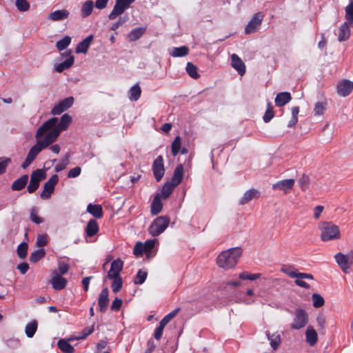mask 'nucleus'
<instances>
[{"label":"nucleus","mask_w":353,"mask_h":353,"mask_svg":"<svg viewBox=\"0 0 353 353\" xmlns=\"http://www.w3.org/2000/svg\"><path fill=\"white\" fill-rule=\"evenodd\" d=\"M261 274L256 273V274H249L247 272H243L239 274V278L242 280H250L254 281L259 278H260Z\"/></svg>","instance_id":"obj_56"},{"label":"nucleus","mask_w":353,"mask_h":353,"mask_svg":"<svg viewBox=\"0 0 353 353\" xmlns=\"http://www.w3.org/2000/svg\"><path fill=\"white\" fill-rule=\"evenodd\" d=\"M327 102L326 101H319L316 103L314 108V113L316 116H321L323 114L326 109Z\"/></svg>","instance_id":"obj_46"},{"label":"nucleus","mask_w":353,"mask_h":353,"mask_svg":"<svg viewBox=\"0 0 353 353\" xmlns=\"http://www.w3.org/2000/svg\"><path fill=\"white\" fill-rule=\"evenodd\" d=\"M46 254L45 250L43 249H39L33 252L30 256V261L32 263H37L42 258L44 257Z\"/></svg>","instance_id":"obj_41"},{"label":"nucleus","mask_w":353,"mask_h":353,"mask_svg":"<svg viewBox=\"0 0 353 353\" xmlns=\"http://www.w3.org/2000/svg\"><path fill=\"white\" fill-rule=\"evenodd\" d=\"M141 89L137 84L133 85L129 90V99L131 101H137L141 96Z\"/></svg>","instance_id":"obj_36"},{"label":"nucleus","mask_w":353,"mask_h":353,"mask_svg":"<svg viewBox=\"0 0 353 353\" xmlns=\"http://www.w3.org/2000/svg\"><path fill=\"white\" fill-rule=\"evenodd\" d=\"M59 181V177L57 174L52 175L43 185V190L40 196L43 199H48L50 197L54 190V186Z\"/></svg>","instance_id":"obj_9"},{"label":"nucleus","mask_w":353,"mask_h":353,"mask_svg":"<svg viewBox=\"0 0 353 353\" xmlns=\"http://www.w3.org/2000/svg\"><path fill=\"white\" fill-rule=\"evenodd\" d=\"M71 38L69 36H65L63 39L56 43V47L60 51L65 50L70 43Z\"/></svg>","instance_id":"obj_47"},{"label":"nucleus","mask_w":353,"mask_h":353,"mask_svg":"<svg viewBox=\"0 0 353 353\" xmlns=\"http://www.w3.org/2000/svg\"><path fill=\"white\" fill-rule=\"evenodd\" d=\"M321 239L323 241L337 240L341 238V232L338 225L332 222H322L319 225Z\"/></svg>","instance_id":"obj_3"},{"label":"nucleus","mask_w":353,"mask_h":353,"mask_svg":"<svg viewBox=\"0 0 353 353\" xmlns=\"http://www.w3.org/2000/svg\"><path fill=\"white\" fill-rule=\"evenodd\" d=\"M281 271L291 278H296L297 272L294 271V268L290 265H283Z\"/></svg>","instance_id":"obj_52"},{"label":"nucleus","mask_w":353,"mask_h":353,"mask_svg":"<svg viewBox=\"0 0 353 353\" xmlns=\"http://www.w3.org/2000/svg\"><path fill=\"white\" fill-rule=\"evenodd\" d=\"M292 99L291 94L288 92H282L275 97L274 102L277 107H282L289 103Z\"/></svg>","instance_id":"obj_21"},{"label":"nucleus","mask_w":353,"mask_h":353,"mask_svg":"<svg viewBox=\"0 0 353 353\" xmlns=\"http://www.w3.org/2000/svg\"><path fill=\"white\" fill-rule=\"evenodd\" d=\"M175 187L176 185H174V184L170 181L165 183L162 187L161 192L159 194L161 195V198L165 199L169 197Z\"/></svg>","instance_id":"obj_33"},{"label":"nucleus","mask_w":353,"mask_h":353,"mask_svg":"<svg viewBox=\"0 0 353 353\" xmlns=\"http://www.w3.org/2000/svg\"><path fill=\"white\" fill-rule=\"evenodd\" d=\"M37 330V322L36 321H32L30 323H28L25 327V332L28 338H32L34 335L36 331Z\"/></svg>","instance_id":"obj_38"},{"label":"nucleus","mask_w":353,"mask_h":353,"mask_svg":"<svg viewBox=\"0 0 353 353\" xmlns=\"http://www.w3.org/2000/svg\"><path fill=\"white\" fill-rule=\"evenodd\" d=\"M265 334L268 340L270 341V344L272 348L274 350H277L281 343L280 334L277 332L273 334H270L268 331H267Z\"/></svg>","instance_id":"obj_22"},{"label":"nucleus","mask_w":353,"mask_h":353,"mask_svg":"<svg viewBox=\"0 0 353 353\" xmlns=\"http://www.w3.org/2000/svg\"><path fill=\"white\" fill-rule=\"evenodd\" d=\"M334 257L341 270L345 274L349 273L350 267L353 265V253L350 252L344 254L341 252H338Z\"/></svg>","instance_id":"obj_6"},{"label":"nucleus","mask_w":353,"mask_h":353,"mask_svg":"<svg viewBox=\"0 0 353 353\" xmlns=\"http://www.w3.org/2000/svg\"><path fill=\"white\" fill-rule=\"evenodd\" d=\"M170 223V219L167 216H160L157 217L151 223L148 228V232L152 236H157L162 234Z\"/></svg>","instance_id":"obj_4"},{"label":"nucleus","mask_w":353,"mask_h":353,"mask_svg":"<svg viewBox=\"0 0 353 353\" xmlns=\"http://www.w3.org/2000/svg\"><path fill=\"white\" fill-rule=\"evenodd\" d=\"M259 192L254 188L247 190L239 201L240 205H244L251 201L253 198L259 197Z\"/></svg>","instance_id":"obj_25"},{"label":"nucleus","mask_w":353,"mask_h":353,"mask_svg":"<svg viewBox=\"0 0 353 353\" xmlns=\"http://www.w3.org/2000/svg\"><path fill=\"white\" fill-rule=\"evenodd\" d=\"M92 40L93 35L90 34L85 39H84L83 41H81L80 43H79L76 47V53L86 54Z\"/></svg>","instance_id":"obj_20"},{"label":"nucleus","mask_w":353,"mask_h":353,"mask_svg":"<svg viewBox=\"0 0 353 353\" xmlns=\"http://www.w3.org/2000/svg\"><path fill=\"white\" fill-rule=\"evenodd\" d=\"M264 17L265 15L262 12L255 13L247 24L245 33L249 34L256 32L259 29Z\"/></svg>","instance_id":"obj_8"},{"label":"nucleus","mask_w":353,"mask_h":353,"mask_svg":"<svg viewBox=\"0 0 353 353\" xmlns=\"http://www.w3.org/2000/svg\"><path fill=\"white\" fill-rule=\"evenodd\" d=\"M181 146V138L179 136H176L172 143L171 152L174 157L176 156L180 151Z\"/></svg>","instance_id":"obj_44"},{"label":"nucleus","mask_w":353,"mask_h":353,"mask_svg":"<svg viewBox=\"0 0 353 353\" xmlns=\"http://www.w3.org/2000/svg\"><path fill=\"white\" fill-rule=\"evenodd\" d=\"M128 20V15L125 14L122 17L120 16L119 18L118 19V20L117 21H115L114 23H112L110 29L114 31L117 30L121 26H122L125 22H127Z\"/></svg>","instance_id":"obj_57"},{"label":"nucleus","mask_w":353,"mask_h":353,"mask_svg":"<svg viewBox=\"0 0 353 353\" xmlns=\"http://www.w3.org/2000/svg\"><path fill=\"white\" fill-rule=\"evenodd\" d=\"M189 52V49L186 46L172 48L170 54L174 57H181L186 56Z\"/></svg>","instance_id":"obj_37"},{"label":"nucleus","mask_w":353,"mask_h":353,"mask_svg":"<svg viewBox=\"0 0 353 353\" xmlns=\"http://www.w3.org/2000/svg\"><path fill=\"white\" fill-rule=\"evenodd\" d=\"M308 323V314L307 312L302 309H296L294 312L292 322L290 327L292 330H300L304 327Z\"/></svg>","instance_id":"obj_5"},{"label":"nucleus","mask_w":353,"mask_h":353,"mask_svg":"<svg viewBox=\"0 0 353 353\" xmlns=\"http://www.w3.org/2000/svg\"><path fill=\"white\" fill-rule=\"evenodd\" d=\"M313 306L314 307H320L324 305L325 301L321 295L319 294H313L312 296Z\"/></svg>","instance_id":"obj_51"},{"label":"nucleus","mask_w":353,"mask_h":353,"mask_svg":"<svg viewBox=\"0 0 353 353\" xmlns=\"http://www.w3.org/2000/svg\"><path fill=\"white\" fill-rule=\"evenodd\" d=\"M185 70L188 75L192 79H196L199 77V74L197 72V68L193 63L188 62L186 65Z\"/></svg>","instance_id":"obj_42"},{"label":"nucleus","mask_w":353,"mask_h":353,"mask_svg":"<svg viewBox=\"0 0 353 353\" xmlns=\"http://www.w3.org/2000/svg\"><path fill=\"white\" fill-rule=\"evenodd\" d=\"M15 6L20 12H26L30 9V3L26 0H16Z\"/></svg>","instance_id":"obj_49"},{"label":"nucleus","mask_w":353,"mask_h":353,"mask_svg":"<svg viewBox=\"0 0 353 353\" xmlns=\"http://www.w3.org/2000/svg\"><path fill=\"white\" fill-rule=\"evenodd\" d=\"M274 112L273 106L270 103H268L267 110L265 111V114L263 117V121L265 123H268L270 120L274 117Z\"/></svg>","instance_id":"obj_48"},{"label":"nucleus","mask_w":353,"mask_h":353,"mask_svg":"<svg viewBox=\"0 0 353 353\" xmlns=\"http://www.w3.org/2000/svg\"><path fill=\"white\" fill-rule=\"evenodd\" d=\"M231 65L241 76L245 74V65L240 57L236 54L231 55Z\"/></svg>","instance_id":"obj_17"},{"label":"nucleus","mask_w":353,"mask_h":353,"mask_svg":"<svg viewBox=\"0 0 353 353\" xmlns=\"http://www.w3.org/2000/svg\"><path fill=\"white\" fill-rule=\"evenodd\" d=\"M135 0H116L112 10L108 14L110 20H114L121 15Z\"/></svg>","instance_id":"obj_7"},{"label":"nucleus","mask_w":353,"mask_h":353,"mask_svg":"<svg viewBox=\"0 0 353 353\" xmlns=\"http://www.w3.org/2000/svg\"><path fill=\"white\" fill-rule=\"evenodd\" d=\"M112 283L111 285L112 292L114 293L118 292L122 288L123 281L121 277L112 278Z\"/></svg>","instance_id":"obj_50"},{"label":"nucleus","mask_w":353,"mask_h":353,"mask_svg":"<svg viewBox=\"0 0 353 353\" xmlns=\"http://www.w3.org/2000/svg\"><path fill=\"white\" fill-rule=\"evenodd\" d=\"M310 181L309 176L303 174L298 179V184L303 191H305L309 188Z\"/></svg>","instance_id":"obj_40"},{"label":"nucleus","mask_w":353,"mask_h":353,"mask_svg":"<svg viewBox=\"0 0 353 353\" xmlns=\"http://www.w3.org/2000/svg\"><path fill=\"white\" fill-rule=\"evenodd\" d=\"M28 181V176L27 174L21 176L20 178L17 179L12 183V190L14 191L22 190L27 184Z\"/></svg>","instance_id":"obj_29"},{"label":"nucleus","mask_w":353,"mask_h":353,"mask_svg":"<svg viewBox=\"0 0 353 353\" xmlns=\"http://www.w3.org/2000/svg\"><path fill=\"white\" fill-rule=\"evenodd\" d=\"M145 252V248L143 243L141 242H137L134 247L133 253L135 256H139Z\"/></svg>","instance_id":"obj_59"},{"label":"nucleus","mask_w":353,"mask_h":353,"mask_svg":"<svg viewBox=\"0 0 353 353\" xmlns=\"http://www.w3.org/2000/svg\"><path fill=\"white\" fill-rule=\"evenodd\" d=\"M109 291L107 288L103 289L99 294V298H98V304L99 306V310L101 312H105L108 307L109 305Z\"/></svg>","instance_id":"obj_16"},{"label":"nucleus","mask_w":353,"mask_h":353,"mask_svg":"<svg viewBox=\"0 0 353 353\" xmlns=\"http://www.w3.org/2000/svg\"><path fill=\"white\" fill-rule=\"evenodd\" d=\"M69 163V155L67 154L64 159H63L54 168L56 172H59L65 169Z\"/></svg>","instance_id":"obj_55"},{"label":"nucleus","mask_w":353,"mask_h":353,"mask_svg":"<svg viewBox=\"0 0 353 353\" xmlns=\"http://www.w3.org/2000/svg\"><path fill=\"white\" fill-rule=\"evenodd\" d=\"M67 280L61 276L57 274L51 279L52 288L56 290L63 289L67 285Z\"/></svg>","instance_id":"obj_23"},{"label":"nucleus","mask_w":353,"mask_h":353,"mask_svg":"<svg viewBox=\"0 0 353 353\" xmlns=\"http://www.w3.org/2000/svg\"><path fill=\"white\" fill-rule=\"evenodd\" d=\"M306 341L310 346H313L316 344L318 335L315 330L312 326H308L305 331Z\"/></svg>","instance_id":"obj_27"},{"label":"nucleus","mask_w":353,"mask_h":353,"mask_svg":"<svg viewBox=\"0 0 353 353\" xmlns=\"http://www.w3.org/2000/svg\"><path fill=\"white\" fill-rule=\"evenodd\" d=\"M157 243V241L156 239H151L146 241L143 245L145 248V252H150L151 251L154 247L155 246V244Z\"/></svg>","instance_id":"obj_62"},{"label":"nucleus","mask_w":353,"mask_h":353,"mask_svg":"<svg viewBox=\"0 0 353 353\" xmlns=\"http://www.w3.org/2000/svg\"><path fill=\"white\" fill-rule=\"evenodd\" d=\"M152 172L157 181H160L165 173L163 159L162 156H158L152 164Z\"/></svg>","instance_id":"obj_11"},{"label":"nucleus","mask_w":353,"mask_h":353,"mask_svg":"<svg viewBox=\"0 0 353 353\" xmlns=\"http://www.w3.org/2000/svg\"><path fill=\"white\" fill-rule=\"evenodd\" d=\"M58 347L64 353H74V348L66 340L60 339L57 343Z\"/></svg>","instance_id":"obj_35"},{"label":"nucleus","mask_w":353,"mask_h":353,"mask_svg":"<svg viewBox=\"0 0 353 353\" xmlns=\"http://www.w3.org/2000/svg\"><path fill=\"white\" fill-rule=\"evenodd\" d=\"M87 211L97 219H100L103 216V209L100 205L90 203L87 206Z\"/></svg>","instance_id":"obj_31"},{"label":"nucleus","mask_w":353,"mask_h":353,"mask_svg":"<svg viewBox=\"0 0 353 353\" xmlns=\"http://www.w3.org/2000/svg\"><path fill=\"white\" fill-rule=\"evenodd\" d=\"M316 322L319 327L323 330L325 328L326 319L325 316L323 314H319L316 317Z\"/></svg>","instance_id":"obj_63"},{"label":"nucleus","mask_w":353,"mask_h":353,"mask_svg":"<svg viewBox=\"0 0 353 353\" xmlns=\"http://www.w3.org/2000/svg\"><path fill=\"white\" fill-rule=\"evenodd\" d=\"M94 332V325H92L91 327H85L84 328L80 334L74 338H70L69 340H83L85 339L88 335L91 334Z\"/></svg>","instance_id":"obj_45"},{"label":"nucleus","mask_w":353,"mask_h":353,"mask_svg":"<svg viewBox=\"0 0 353 353\" xmlns=\"http://www.w3.org/2000/svg\"><path fill=\"white\" fill-rule=\"evenodd\" d=\"M36 244L38 247H43L47 244V236L44 234L39 235L37 238Z\"/></svg>","instance_id":"obj_64"},{"label":"nucleus","mask_w":353,"mask_h":353,"mask_svg":"<svg viewBox=\"0 0 353 353\" xmlns=\"http://www.w3.org/2000/svg\"><path fill=\"white\" fill-rule=\"evenodd\" d=\"M123 261L121 259H117L111 263L110 269L108 272L107 278L121 277L120 273L123 270Z\"/></svg>","instance_id":"obj_13"},{"label":"nucleus","mask_w":353,"mask_h":353,"mask_svg":"<svg viewBox=\"0 0 353 353\" xmlns=\"http://www.w3.org/2000/svg\"><path fill=\"white\" fill-rule=\"evenodd\" d=\"M28 244L26 243H21L17 247V254L19 258L24 259L27 255Z\"/></svg>","instance_id":"obj_54"},{"label":"nucleus","mask_w":353,"mask_h":353,"mask_svg":"<svg viewBox=\"0 0 353 353\" xmlns=\"http://www.w3.org/2000/svg\"><path fill=\"white\" fill-rule=\"evenodd\" d=\"M337 93L341 97H347L353 90V82L350 80L344 79L337 84Z\"/></svg>","instance_id":"obj_15"},{"label":"nucleus","mask_w":353,"mask_h":353,"mask_svg":"<svg viewBox=\"0 0 353 353\" xmlns=\"http://www.w3.org/2000/svg\"><path fill=\"white\" fill-rule=\"evenodd\" d=\"M148 272L145 270H139L134 279V283L136 285L143 284L147 279Z\"/></svg>","instance_id":"obj_43"},{"label":"nucleus","mask_w":353,"mask_h":353,"mask_svg":"<svg viewBox=\"0 0 353 353\" xmlns=\"http://www.w3.org/2000/svg\"><path fill=\"white\" fill-rule=\"evenodd\" d=\"M74 98L69 97L60 101L58 103L55 104L51 110V114L53 115H59L62 112L69 109L74 103Z\"/></svg>","instance_id":"obj_10"},{"label":"nucleus","mask_w":353,"mask_h":353,"mask_svg":"<svg viewBox=\"0 0 353 353\" xmlns=\"http://www.w3.org/2000/svg\"><path fill=\"white\" fill-rule=\"evenodd\" d=\"M11 162V159L9 157H0V174H3L6 168Z\"/></svg>","instance_id":"obj_58"},{"label":"nucleus","mask_w":353,"mask_h":353,"mask_svg":"<svg viewBox=\"0 0 353 353\" xmlns=\"http://www.w3.org/2000/svg\"><path fill=\"white\" fill-rule=\"evenodd\" d=\"M61 55L68 56V57L64 61L54 65V70L57 72H62L65 70L70 68L74 61V57L71 54L70 50L65 52Z\"/></svg>","instance_id":"obj_14"},{"label":"nucleus","mask_w":353,"mask_h":353,"mask_svg":"<svg viewBox=\"0 0 353 353\" xmlns=\"http://www.w3.org/2000/svg\"><path fill=\"white\" fill-rule=\"evenodd\" d=\"M72 117L64 114L58 122L57 117H52L45 121L35 134L36 143L32 145L21 165L22 168H27L35 159L37 156L50 144L56 141L61 131L68 129L72 122Z\"/></svg>","instance_id":"obj_1"},{"label":"nucleus","mask_w":353,"mask_h":353,"mask_svg":"<svg viewBox=\"0 0 353 353\" xmlns=\"http://www.w3.org/2000/svg\"><path fill=\"white\" fill-rule=\"evenodd\" d=\"M94 4L92 0H87L81 6V16L83 18L89 17L94 9Z\"/></svg>","instance_id":"obj_26"},{"label":"nucleus","mask_w":353,"mask_h":353,"mask_svg":"<svg viewBox=\"0 0 353 353\" xmlns=\"http://www.w3.org/2000/svg\"><path fill=\"white\" fill-rule=\"evenodd\" d=\"M183 176V166L182 164L178 165L174 169L173 176L170 183L177 186L182 181Z\"/></svg>","instance_id":"obj_24"},{"label":"nucleus","mask_w":353,"mask_h":353,"mask_svg":"<svg viewBox=\"0 0 353 353\" xmlns=\"http://www.w3.org/2000/svg\"><path fill=\"white\" fill-rule=\"evenodd\" d=\"M70 15V12L66 9L57 10L49 14L48 19L52 21H59L66 19Z\"/></svg>","instance_id":"obj_19"},{"label":"nucleus","mask_w":353,"mask_h":353,"mask_svg":"<svg viewBox=\"0 0 353 353\" xmlns=\"http://www.w3.org/2000/svg\"><path fill=\"white\" fill-rule=\"evenodd\" d=\"M295 180L294 179H283L277 181L272 185L274 190H281L284 194H288L294 187Z\"/></svg>","instance_id":"obj_12"},{"label":"nucleus","mask_w":353,"mask_h":353,"mask_svg":"<svg viewBox=\"0 0 353 353\" xmlns=\"http://www.w3.org/2000/svg\"><path fill=\"white\" fill-rule=\"evenodd\" d=\"M345 19L353 28V0H349L347 6L345 8Z\"/></svg>","instance_id":"obj_34"},{"label":"nucleus","mask_w":353,"mask_h":353,"mask_svg":"<svg viewBox=\"0 0 353 353\" xmlns=\"http://www.w3.org/2000/svg\"><path fill=\"white\" fill-rule=\"evenodd\" d=\"M30 219L37 224H40L43 221L42 218L37 216V209L35 207H32L30 210Z\"/></svg>","instance_id":"obj_53"},{"label":"nucleus","mask_w":353,"mask_h":353,"mask_svg":"<svg viewBox=\"0 0 353 353\" xmlns=\"http://www.w3.org/2000/svg\"><path fill=\"white\" fill-rule=\"evenodd\" d=\"M46 177V171L41 169H37L33 171L30 175V179H33V181H37L38 183H40V181L45 179Z\"/></svg>","instance_id":"obj_39"},{"label":"nucleus","mask_w":353,"mask_h":353,"mask_svg":"<svg viewBox=\"0 0 353 353\" xmlns=\"http://www.w3.org/2000/svg\"><path fill=\"white\" fill-rule=\"evenodd\" d=\"M145 31V28H136L132 29L128 34V38L130 41H135L140 39Z\"/></svg>","instance_id":"obj_32"},{"label":"nucleus","mask_w":353,"mask_h":353,"mask_svg":"<svg viewBox=\"0 0 353 353\" xmlns=\"http://www.w3.org/2000/svg\"><path fill=\"white\" fill-rule=\"evenodd\" d=\"M242 254V250L239 247L230 248L223 251L216 259V263L219 267L223 269L234 268L240 256Z\"/></svg>","instance_id":"obj_2"},{"label":"nucleus","mask_w":353,"mask_h":353,"mask_svg":"<svg viewBox=\"0 0 353 353\" xmlns=\"http://www.w3.org/2000/svg\"><path fill=\"white\" fill-rule=\"evenodd\" d=\"M350 23H347L345 20L339 27L338 33L339 41H344L349 39L350 36Z\"/></svg>","instance_id":"obj_18"},{"label":"nucleus","mask_w":353,"mask_h":353,"mask_svg":"<svg viewBox=\"0 0 353 353\" xmlns=\"http://www.w3.org/2000/svg\"><path fill=\"white\" fill-rule=\"evenodd\" d=\"M161 195L159 194H157L152 202V204H151V213L152 214H159L161 210H162V208H163V204H162V202H161Z\"/></svg>","instance_id":"obj_28"},{"label":"nucleus","mask_w":353,"mask_h":353,"mask_svg":"<svg viewBox=\"0 0 353 353\" xmlns=\"http://www.w3.org/2000/svg\"><path fill=\"white\" fill-rule=\"evenodd\" d=\"M39 186V183L37 181H33V179H30V183L27 187L28 192L29 193L34 192Z\"/></svg>","instance_id":"obj_60"},{"label":"nucleus","mask_w":353,"mask_h":353,"mask_svg":"<svg viewBox=\"0 0 353 353\" xmlns=\"http://www.w3.org/2000/svg\"><path fill=\"white\" fill-rule=\"evenodd\" d=\"M99 231V225L97 222L94 219H90L85 228V232L88 236H93L95 235Z\"/></svg>","instance_id":"obj_30"},{"label":"nucleus","mask_w":353,"mask_h":353,"mask_svg":"<svg viewBox=\"0 0 353 353\" xmlns=\"http://www.w3.org/2000/svg\"><path fill=\"white\" fill-rule=\"evenodd\" d=\"M81 172V169L80 167L77 166L74 168H72L69 170L68 173V178H75L80 175Z\"/></svg>","instance_id":"obj_61"}]
</instances>
